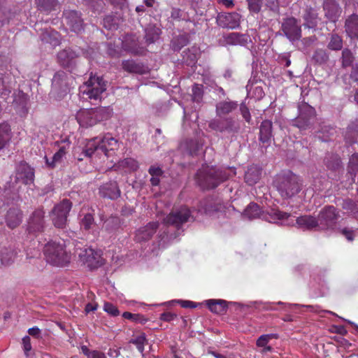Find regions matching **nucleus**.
Returning <instances> with one entry per match:
<instances>
[{"mask_svg": "<svg viewBox=\"0 0 358 358\" xmlns=\"http://www.w3.org/2000/svg\"><path fill=\"white\" fill-rule=\"evenodd\" d=\"M118 148V141L110 135H106L103 138L96 137L89 141L83 154L87 157H92L94 155L99 156L101 154L109 157L110 151L114 152Z\"/></svg>", "mask_w": 358, "mask_h": 358, "instance_id": "nucleus-1", "label": "nucleus"}, {"mask_svg": "<svg viewBox=\"0 0 358 358\" xmlns=\"http://www.w3.org/2000/svg\"><path fill=\"white\" fill-rule=\"evenodd\" d=\"M275 186L283 199H289L298 194L301 189L299 178L292 172L277 176Z\"/></svg>", "mask_w": 358, "mask_h": 358, "instance_id": "nucleus-2", "label": "nucleus"}, {"mask_svg": "<svg viewBox=\"0 0 358 358\" xmlns=\"http://www.w3.org/2000/svg\"><path fill=\"white\" fill-rule=\"evenodd\" d=\"M46 261L57 266H66L71 260V254L66 252L64 243L50 241L44 247Z\"/></svg>", "mask_w": 358, "mask_h": 358, "instance_id": "nucleus-3", "label": "nucleus"}, {"mask_svg": "<svg viewBox=\"0 0 358 358\" xmlns=\"http://www.w3.org/2000/svg\"><path fill=\"white\" fill-rule=\"evenodd\" d=\"M196 176L199 185L206 189H213L228 178L222 170L208 166L199 169Z\"/></svg>", "mask_w": 358, "mask_h": 358, "instance_id": "nucleus-4", "label": "nucleus"}, {"mask_svg": "<svg viewBox=\"0 0 358 358\" xmlns=\"http://www.w3.org/2000/svg\"><path fill=\"white\" fill-rule=\"evenodd\" d=\"M106 90V82L101 77L90 76L88 80L79 87V93L83 99L98 100L102 98Z\"/></svg>", "mask_w": 358, "mask_h": 358, "instance_id": "nucleus-5", "label": "nucleus"}, {"mask_svg": "<svg viewBox=\"0 0 358 358\" xmlns=\"http://www.w3.org/2000/svg\"><path fill=\"white\" fill-rule=\"evenodd\" d=\"M243 215L250 220L260 217L269 222H276L279 220H287L290 214L277 209H271L269 211L262 212L257 203H251L245 208Z\"/></svg>", "mask_w": 358, "mask_h": 358, "instance_id": "nucleus-6", "label": "nucleus"}, {"mask_svg": "<svg viewBox=\"0 0 358 358\" xmlns=\"http://www.w3.org/2000/svg\"><path fill=\"white\" fill-rule=\"evenodd\" d=\"M193 221H194V216L192 210L187 206H183L173 209L164 218L163 223L179 230L185 223Z\"/></svg>", "mask_w": 358, "mask_h": 358, "instance_id": "nucleus-7", "label": "nucleus"}, {"mask_svg": "<svg viewBox=\"0 0 358 358\" xmlns=\"http://www.w3.org/2000/svg\"><path fill=\"white\" fill-rule=\"evenodd\" d=\"M340 217L339 210L334 206H326L317 215L318 230H333Z\"/></svg>", "mask_w": 358, "mask_h": 358, "instance_id": "nucleus-8", "label": "nucleus"}, {"mask_svg": "<svg viewBox=\"0 0 358 358\" xmlns=\"http://www.w3.org/2000/svg\"><path fill=\"white\" fill-rule=\"evenodd\" d=\"M298 109L299 115L294 121L293 125L301 131L310 129L315 119L314 108L305 102H302L299 105Z\"/></svg>", "mask_w": 358, "mask_h": 358, "instance_id": "nucleus-9", "label": "nucleus"}, {"mask_svg": "<svg viewBox=\"0 0 358 358\" xmlns=\"http://www.w3.org/2000/svg\"><path fill=\"white\" fill-rule=\"evenodd\" d=\"M72 203L68 199L62 200L55 206L51 213V219L57 228L63 229L67 224V217L71 209Z\"/></svg>", "mask_w": 358, "mask_h": 358, "instance_id": "nucleus-10", "label": "nucleus"}, {"mask_svg": "<svg viewBox=\"0 0 358 358\" xmlns=\"http://www.w3.org/2000/svg\"><path fill=\"white\" fill-rule=\"evenodd\" d=\"M280 30L290 41H299L301 38L300 22L294 17L283 19Z\"/></svg>", "mask_w": 358, "mask_h": 358, "instance_id": "nucleus-11", "label": "nucleus"}, {"mask_svg": "<svg viewBox=\"0 0 358 358\" xmlns=\"http://www.w3.org/2000/svg\"><path fill=\"white\" fill-rule=\"evenodd\" d=\"M208 127L212 130L229 134H236L240 129L239 124L231 117L223 119H213L209 122Z\"/></svg>", "mask_w": 358, "mask_h": 358, "instance_id": "nucleus-12", "label": "nucleus"}, {"mask_svg": "<svg viewBox=\"0 0 358 358\" xmlns=\"http://www.w3.org/2000/svg\"><path fill=\"white\" fill-rule=\"evenodd\" d=\"M81 13L75 10H65L63 13L66 24L71 31L80 34L84 30V20Z\"/></svg>", "mask_w": 358, "mask_h": 358, "instance_id": "nucleus-13", "label": "nucleus"}, {"mask_svg": "<svg viewBox=\"0 0 358 358\" xmlns=\"http://www.w3.org/2000/svg\"><path fill=\"white\" fill-rule=\"evenodd\" d=\"M44 211L41 208L35 210L30 215L27 230L29 233L42 232L45 228Z\"/></svg>", "mask_w": 358, "mask_h": 358, "instance_id": "nucleus-14", "label": "nucleus"}, {"mask_svg": "<svg viewBox=\"0 0 358 358\" xmlns=\"http://www.w3.org/2000/svg\"><path fill=\"white\" fill-rule=\"evenodd\" d=\"M34 181V171L27 163L20 162L16 168L15 182H21L24 185L33 183Z\"/></svg>", "mask_w": 358, "mask_h": 358, "instance_id": "nucleus-15", "label": "nucleus"}, {"mask_svg": "<svg viewBox=\"0 0 358 358\" xmlns=\"http://www.w3.org/2000/svg\"><path fill=\"white\" fill-rule=\"evenodd\" d=\"M322 6L325 17L330 22H336L342 13V9L337 1L336 0H324Z\"/></svg>", "mask_w": 358, "mask_h": 358, "instance_id": "nucleus-16", "label": "nucleus"}, {"mask_svg": "<svg viewBox=\"0 0 358 358\" xmlns=\"http://www.w3.org/2000/svg\"><path fill=\"white\" fill-rule=\"evenodd\" d=\"M241 16L237 13L220 14L217 18V24L222 28L234 29L239 27Z\"/></svg>", "mask_w": 358, "mask_h": 358, "instance_id": "nucleus-17", "label": "nucleus"}, {"mask_svg": "<svg viewBox=\"0 0 358 358\" xmlns=\"http://www.w3.org/2000/svg\"><path fill=\"white\" fill-rule=\"evenodd\" d=\"M80 260L90 266H99L101 264L100 255L92 248L80 249L78 253Z\"/></svg>", "mask_w": 358, "mask_h": 358, "instance_id": "nucleus-18", "label": "nucleus"}, {"mask_svg": "<svg viewBox=\"0 0 358 358\" xmlns=\"http://www.w3.org/2000/svg\"><path fill=\"white\" fill-rule=\"evenodd\" d=\"M159 227L158 222H151L147 225L139 228L136 233V240L138 242H143L150 240L156 233Z\"/></svg>", "mask_w": 358, "mask_h": 358, "instance_id": "nucleus-19", "label": "nucleus"}, {"mask_svg": "<svg viewBox=\"0 0 358 358\" xmlns=\"http://www.w3.org/2000/svg\"><path fill=\"white\" fill-rule=\"evenodd\" d=\"M22 215V212L19 208H10L5 215L6 226L11 229L16 228L21 224Z\"/></svg>", "mask_w": 358, "mask_h": 358, "instance_id": "nucleus-20", "label": "nucleus"}, {"mask_svg": "<svg viewBox=\"0 0 358 358\" xmlns=\"http://www.w3.org/2000/svg\"><path fill=\"white\" fill-rule=\"evenodd\" d=\"M273 123L268 120L262 122L259 127V141L264 147H268L273 138Z\"/></svg>", "mask_w": 358, "mask_h": 358, "instance_id": "nucleus-21", "label": "nucleus"}, {"mask_svg": "<svg viewBox=\"0 0 358 358\" xmlns=\"http://www.w3.org/2000/svg\"><path fill=\"white\" fill-rule=\"evenodd\" d=\"M120 190L115 181L107 182L99 187V194L103 198L116 199L120 196Z\"/></svg>", "mask_w": 358, "mask_h": 358, "instance_id": "nucleus-22", "label": "nucleus"}, {"mask_svg": "<svg viewBox=\"0 0 358 358\" xmlns=\"http://www.w3.org/2000/svg\"><path fill=\"white\" fill-rule=\"evenodd\" d=\"M93 108L80 110L76 115V119L83 127H92L98 122Z\"/></svg>", "mask_w": 358, "mask_h": 358, "instance_id": "nucleus-23", "label": "nucleus"}, {"mask_svg": "<svg viewBox=\"0 0 358 358\" xmlns=\"http://www.w3.org/2000/svg\"><path fill=\"white\" fill-rule=\"evenodd\" d=\"M222 208V203L213 198H206L200 201V205L198 207V211L210 214L211 213L220 210Z\"/></svg>", "mask_w": 358, "mask_h": 358, "instance_id": "nucleus-24", "label": "nucleus"}, {"mask_svg": "<svg viewBox=\"0 0 358 358\" xmlns=\"http://www.w3.org/2000/svg\"><path fill=\"white\" fill-rule=\"evenodd\" d=\"M345 31L351 39L358 40V15L352 14L345 21Z\"/></svg>", "mask_w": 358, "mask_h": 358, "instance_id": "nucleus-25", "label": "nucleus"}, {"mask_svg": "<svg viewBox=\"0 0 358 358\" xmlns=\"http://www.w3.org/2000/svg\"><path fill=\"white\" fill-rule=\"evenodd\" d=\"M238 103L231 100L221 101L215 105V113L217 116L222 117L232 113L238 108Z\"/></svg>", "mask_w": 358, "mask_h": 358, "instance_id": "nucleus-26", "label": "nucleus"}, {"mask_svg": "<svg viewBox=\"0 0 358 358\" xmlns=\"http://www.w3.org/2000/svg\"><path fill=\"white\" fill-rule=\"evenodd\" d=\"M122 66L124 71L131 73L143 75L148 72V68L146 66L133 59L122 61Z\"/></svg>", "mask_w": 358, "mask_h": 358, "instance_id": "nucleus-27", "label": "nucleus"}, {"mask_svg": "<svg viewBox=\"0 0 358 358\" xmlns=\"http://www.w3.org/2000/svg\"><path fill=\"white\" fill-rule=\"evenodd\" d=\"M17 252L13 248L3 247L0 249V264L3 266L11 265L15 260Z\"/></svg>", "mask_w": 358, "mask_h": 358, "instance_id": "nucleus-28", "label": "nucleus"}, {"mask_svg": "<svg viewBox=\"0 0 358 358\" xmlns=\"http://www.w3.org/2000/svg\"><path fill=\"white\" fill-rule=\"evenodd\" d=\"M303 19L304 27L308 29H315L320 21L317 10L312 7H307L305 9Z\"/></svg>", "mask_w": 358, "mask_h": 358, "instance_id": "nucleus-29", "label": "nucleus"}, {"mask_svg": "<svg viewBox=\"0 0 358 358\" xmlns=\"http://www.w3.org/2000/svg\"><path fill=\"white\" fill-rule=\"evenodd\" d=\"M336 134L335 127L322 123L320 125L318 130L316 131V136L322 142H328L331 141Z\"/></svg>", "mask_w": 358, "mask_h": 358, "instance_id": "nucleus-30", "label": "nucleus"}, {"mask_svg": "<svg viewBox=\"0 0 358 358\" xmlns=\"http://www.w3.org/2000/svg\"><path fill=\"white\" fill-rule=\"evenodd\" d=\"M67 76L64 71L57 72L52 78V87L54 90L66 93L69 90Z\"/></svg>", "mask_w": 358, "mask_h": 358, "instance_id": "nucleus-31", "label": "nucleus"}, {"mask_svg": "<svg viewBox=\"0 0 358 358\" xmlns=\"http://www.w3.org/2000/svg\"><path fill=\"white\" fill-rule=\"evenodd\" d=\"M77 57L78 54L71 48L64 49L58 52L57 61L61 66L69 67Z\"/></svg>", "mask_w": 358, "mask_h": 358, "instance_id": "nucleus-32", "label": "nucleus"}, {"mask_svg": "<svg viewBox=\"0 0 358 358\" xmlns=\"http://www.w3.org/2000/svg\"><path fill=\"white\" fill-rule=\"evenodd\" d=\"M298 226L307 230H312L315 229L318 230L317 218L312 215H303L297 217L296 220Z\"/></svg>", "mask_w": 358, "mask_h": 358, "instance_id": "nucleus-33", "label": "nucleus"}, {"mask_svg": "<svg viewBox=\"0 0 358 358\" xmlns=\"http://www.w3.org/2000/svg\"><path fill=\"white\" fill-rule=\"evenodd\" d=\"M11 76L10 75H1L0 76V97L5 101L9 98L12 92Z\"/></svg>", "mask_w": 358, "mask_h": 358, "instance_id": "nucleus-34", "label": "nucleus"}, {"mask_svg": "<svg viewBox=\"0 0 358 358\" xmlns=\"http://www.w3.org/2000/svg\"><path fill=\"white\" fill-rule=\"evenodd\" d=\"M40 38L43 42L50 43L52 46L59 45L60 43V34L52 29L42 31Z\"/></svg>", "mask_w": 358, "mask_h": 358, "instance_id": "nucleus-35", "label": "nucleus"}, {"mask_svg": "<svg viewBox=\"0 0 358 358\" xmlns=\"http://www.w3.org/2000/svg\"><path fill=\"white\" fill-rule=\"evenodd\" d=\"M38 10L45 14H49L57 9L59 5L58 0H35Z\"/></svg>", "mask_w": 358, "mask_h": 358, "instance_id": "nucleus-36", "label": "nucleus"}, {"mask_svg": "<svg viewBox=\"0 0 358 358\" xmlns=\"http://www.w3.org/2000/svg\"><path fill=\"white\" fill-rule=\"evenodd\" d=\"M261 174V169L257 166L252 165L245 172V180L248 185H252L259 181Z\"/></svg>", "mask_w": 358, "mask_h": 358, "instance_id": "nucleus-37", "label": "nucleus"}, {"mask_svg": "<svg viewBox=\"0 0 358 358\" xmlns=\"http://www.w3.org/2000/svg\"><path fill=\"white\" fill-rule=\"evenodd\" d=\"M226 43L229 45H244L248 43V36L240 33L233 32L224 36Z\"/></svg>", "mask_w": 358, "mask_h": 358, "instance_id": "nucleus-38", "label": "nucleus"}, {"mask_svg": "<svg viewBox=\"0 0 358 358\" xmlns=\"http://www.w3.org/2000/svg\"><path fill=\"white\" fill-rule=\"evenodd\" d=\"M28 101L27 95L22 91H19L17 93L14 94L13 105V106L25 113L27 111V104Z\"/></svg>", "mask_w": 358, "mask_h": 358, "instance_id": "nucleus-39", "label": "nucleus"}, {"mask_svg": "<svg viewBox=\"0 0 358 358\" xmlns=\"http://www.w3.org/2000/svg\"><path fill=\"white\" fill-rule=\"evenodd\" d=\"M161 34V29L155 25H149L145 29V39L147 44L156 42Z\"/></svg>", "mask_w": 358, "mask_h": 358, "instance_id": "nucleus-40", "label": "nucleus"}, {"mask_svg": "<svg viewBox=\"0 0 358 358\" xmlns=\"http://www.w3.org/2000/svg\"><path fill=\"white\" fill-rule=\"evenodd\" d=\"M120 227V220L117 216H110L103 224L102 230L108 234L115 232Z\"/></svg>", "mask_w": 358, "mask_h": 358, "instance_id": "nucleus-41", "label": "nucleus"}, {"mask_svg": "<svg viewBox=\"0 0 358 358\" xmlns=\"http://www.w3.org/2000/svg\"><path fill=\"white\" fill-rule=\"evenodd\" d=\"M210 310L217 314H223L227 310V302L224 300L210 299L206 301Z\"/></svg>", "mask_w": 358, "mask_h": 358, "instance_id": "nucleus-42", "label": "nucleus"}, {"mask_svg": "<svg viewBox=\"0 0 358 358\" xmlns=\"http://www.w3.org/2000/svg\"><path fill=\"white\" fill-rule=\"evenodd\" d=\"M199 49L196 47H192L182 52V60L187 65H193L197 61Z\"/></svg>", "mask_w": 358, "mask_h": 358, "instance_id": "nucleus-43", "label": "nucleus"}, {"mask_svg": "<svg viewBox=\"0 0 358 358\" xmlns=\"http://www.w3.org/2000/svg\"><path fill=\"white\" fill-rule=\"evenodd\" d=\"M324 162L327 167L330 170L336 171L341 167L340 157L334 154H328L325 157Z\"/></svg>", "mask_w": 358, "mask_h": 358, "instance_id": "nucleus-44", "label": "nucleus"}, {"mask_svg": "<svg viewBox=\"0 0 358 358\" xmlns=\"http://www.w3.org/2000/svg\"><path fill=\"white\" fill-rule=\"evenodd\" d=\"M10 138V126L7 123L0 124V150L6 146Z\"/></svg>", "mask_w": 358, "mask_h": 358, "instance_id": "nucleus-45", "label": "nucleus"}, {"mask_svg": "<svg viewBox=\"0 0 358 358\" xmlns=\"http://www.w3.org/2000/svg\"><path fill=\"white\" fill-rule=\"evenodd\" d=\"M93 110L98 122L108 120L113 115V109L110 107H99Z\"/></svg>", "mask_w": 358, "mask_h": 358, "instance_id": "nucleus-46", "label": "nucleus"}, {"mask_svg": "<svg viewBox=\"0 0 358 358\" xmlns=\"http://www.w3.org/2000/svg\"><path fill=\"white\" fill-rule=\"evenodd\" d=\"M129 38H127L124 42V47L126 50L134 55H142L144 52V48L140 47L137 43H136L134 37L131 38V41L133 42L131 45L129 43Z\"/></svg>", "mask_w": 358, "mask_h": 358, "instance_id": "nucleus-47", "label": "nucleus"}, {"mask_svg": "<svg viewBox=\"0 0 358 358\" xmlns=\"http://www.w3.org/2000/svg\"><path fill=\"white\" fill-rule=\"evenodd\" d=\"M312 59L316 64H324L329 60V55L325 50L317 49L314 52Z\"/></svg>", "mask_w": 358, "mask_h": 358, "instance_id": "nucleus-48", "label": "nucleus"}, {"mask_svg": "<svg viewBox=\"0 0 358 358\" xmlns=\"http://www.w3.org/2000/svg\"><path fill=\"white\" fill-rule=\"evenodd\" d=\"M328 48L332 50H340L343 48V40L337 34H332L328 43Z\"/></svg>", "mask_w": 358, "mask_h": 358, "instance_id": "nucleus-49", "label": "nucleus"}, {"mask_svg": "<svg viewBox=\"0 0 358 358\" xmlns=\"http://www.w3.org/2000/svg\"><path fill=\"white\" fill-rule=\"evenodd\" d=\"M358 133V122H353L348 125L345 134V138L347 141L352 143L355 142V138Z\"/></svg>", "mask_w": 358, "mask_h": 358, "instance_id": "nucleus-50", "label": "nucleus"}, {"mask_svg": "<svg viewBox=\"0 0 358 358\" xmlns=\"http://www.w3.org/2000/svg\"><path fill=\"white\" fill-rule=\"evenodd\" d=\"M188 43V39L186 36L180 35L174 38L171 41V47L174 51H179L182 47Z\"/></svg>", "mask_w": 358, "mask_h": 358, "instance_id": "nucleus-51", "label": "nucleus"}, {"mask_svg": "<svg viewBox=\"0 0 358 358\" xmlns=\"http://www.w3.org/2000/svg\"><path fill=\"white\" fill-rule=\"evenodd\" d=\"M130 343L134 344L138 350L141 353H143L144 351V345L147 343L146 336L144 333H141L140 335L132 338Z\"/></svg>", "mask_w": 358, "mask_h": 358, "instance_id": "nucleus-52", "label": "nucleus"}, {"mask_svg": "<svg viewBox=\"0 0 358 358\" xmlns=\"http://www.w3.org/2000/svg\"><path fill=\"white\" fill-rule=\"evenodd\" d=\"M83 353L87 357V358H107L105 354L98 350H90L87 346L83 345L81 347Z\"/></svg>", "mask_w": 358, "mask_h": 358, "instance_id": "nucleus-53", "label": "nucleus"}, {"mask_svg": "<svg viewBox=\"0 0 358 358\" xmlns=\"http://www.w3.org/2000/svg\"><path fill=\"white\" fill-rule=\"evenodd\" d=\"M66 149L64 147L60 148L59 150L54 154L52 157L51 158V163L50 164L52 166V169L55 168L57 164L62 162V159L66 155Z\"/></svg>", "mask_w": 358, "mask_h": 358, "instance_id": "nucleus-54", "label": "nucleus"}, {"mask_svg": "<svg viewBox=\"0 0 358 358\" xmlns=\"http://www.w3.org/2000/svg\"><path fill=\"white\" fill-rule=\"evenodd\" d=\"M192 101L197 103L201 102L203 95L202 86L198 84H194L192 87Z\"/></svg>", "mask_w": 358, "mask_h": 358, "instance_id": "nucleus-55", "label": "nucleus"}, {"mask_svg": "<svg viewBox=\"0 0 358 358\" xmlns=\"http://www.w3.org/2000/svg\"><path fill=\"white\" fill-rule=\"evenodd\" d=\"M94 224V217L91 213H86L81 219V227L85 230L90 229Z\"/></svg>", "mask_w": 358, "mask_h": 358, "instance_id": "nucleus-56", "label": "nucleus"}, {"mask_svg": "<svg viewBox=\"0 0 358 358\" xmlns=\"http://www.w3.org/2000/svg\"><path fill=\"white\" fill-rule=\"evenodd\" d=\"M122 317L125 319H128L142 324H145L148 321V319L144 317L142 315L134 314L129 312H124L122 314Z\"/></svg>", "mask_w": 358, "mask_h": 358, "instance_id": "nucleus-57", "label": "nucleus"}, {"mask_svg": "<svg viewBox=\"0 0 358 358\" xmlns=\"http://www.w3.org/2000/svg\"><path fill=\"white\" fill-rule=\"evenodd\" d=\"M203 148V143L197 140H190L187 142V149L192 155H196Z\"/></svg>", "mask_w": 358, "mask_h": 358, "instance_id": "nucleus-58", "label": "nucleus"}, {"mask_svg": "<svg viewBox=\"0 0 358 358\" xmlns=\"http://www.w3.org/2000/svg\"><path fill=\"white\" fill-rule=\"evenodd\" d=\"M354 60L352 52L348 49H344L342 52V64L345 67L350 66Z\"/></svg>", "mask_w": 358, "mask_h": 358, "instance_id": "nucleus-59", "label": "nucleus"}, {"mask_svg": "<svg viewBox=\"0 0 358 358\" xmlns=\"http://www.w3.org/2000/svg\"><path fill=\"white\" fill-rule=\"evenodd\" d=\"M251 13H258L262 8L263 0H246Z\"/></svg>", "mask_w": 358, "mask_h": 358, "instance_id": "nucleus-60", "label": "nucleus"}, {"mask_svg": "<svg viewBox=\"0 0 358 358\" xmlns=\"http://www.w3.org/2000/svg\"><path fill=\"white\" fill-rule=\"evenodd\" d=\"M103 310L112 316H117L120 315V311L117 308L109 302L104 303Z\"/></svg>", "mask_w": 358, "mask_h": 358, "instance_id": "nucleus-61", "label": "nucleus"}, {"mask_svg": "<svg viewBox=\"0 0 358 358\" xmlns=\"http://www.w3.org/2000/svg\"><path fill=\"white\" fill-rule=\"evenodd\" d=\"M240 111H241V114L242 115L244 120L247 122L250 123L251 121V115H250L249 108H248V106H246L245 102H243L241 103Z\"/></svg>", "mask_w": 358, "mask_h": 358, "instance_id": "nucleus-62", "label": "nucleus"}, {"mask_svg": "<svg viewBox=\"0 0 358 358\" xmlns=\"http://www.w3.org/2000/svg\"><path fill=\"white\" fill-rule=\"evenodd\" d=\"M348 167L352 171H357L358 170V154L355 153L352 155L350 158Z\"/></svg>", "mask_w": 358, "mask_h": 358, "instance_id": "nucleus-63", "label": "nucleus"}, {"mask_svg": "<svg viewBox=\"0 0 358 358\" xmlns=\"http://www.w3.org/2000/svg\"><path fill=\"white\" fill-rule=\"evenodd\" d=\"M272 335L264 334L262 335L257 341V345L258 347H266L270 339L272 338Z\"/></svg>", "mask_w": 358, "mask_h": 358, "instance_id": "nucleus-64", "label": "nucleus"}]
</instances>
